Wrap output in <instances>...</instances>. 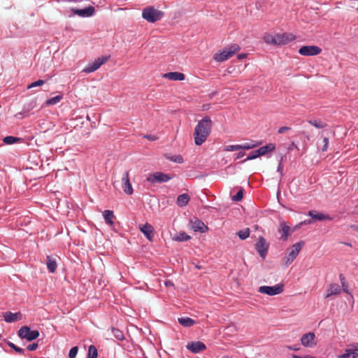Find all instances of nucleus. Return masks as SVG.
Segmentation results:
<instances>
[{
  "label": "nucleus",
  "instance_id": "f03ea898",
  "mask_svg": "<svg viewBox=\"0 0 358 358\" xmlns=\"http://www.w3.org/2000/svg\"><path fill=\"white\" fill-rule=\"evenodd\" d=\"M239 50L240 46L238 44H231L226 47L222 52L215 54L214 59L218 62H224L231 57Z\"/></svg>",
  "mask_w": 358,
  "mask_h": 358
},
{
  "label": "nucleus",
  "instance_id": "4be33fe9",
  "mask_svg": "<svg viewBox=\"0 0 358 358\" xmlns=\"http://www.w3.org/2000/svg\"><path fill=\"white\" fill-rule=\"evenodd\" d=\"M275 148V145L274 143H268L264 146L260 147L258 150V155L260 156L267 155V157H270V155H268L271 152L273 151Z\"/></svg>",
  "mask_w": 358,
  "mask_h": 358
},
{
  "label": "nucleus",
  "instance_id": "6e6552de",
  "mask_svg": "<svg viewBox=\"0 0 358 358\" xmlns=\"http://www.w3.org/2000/svg\"><path fill=\"white\" fill-rule=\"evenodd\" d=\"M259 292L268 296H274L279 294L283 291V285L277 284L274 286H261L259 287Z\"/></svg>",
  "mask_w": 358,
  "mask_h": 358
},
{
  "label": "nucleus",
  "instance_id": "5701e85b",
  "mask_svg": "<svg viewBox=\"0 0 358 358\" xmlns=\"http://www.w3.org/2000/svg\"><path fill=\"white\" fill-rule=\"evenodd\" d=\"M164 78L171 80H184L185 78V74L180 72H169L164 73L163 76Z\"/></svg>",
  "mask_w": 358,
  "mask_h": 358
},
{
  "label": "nucleus",
  "instance_id": "c756f323",
  "mask_svg": "<svg viewBox=\"0 0 358 358\" xmlns=\"http://www.w3.org/2000/svg\"><path fill=\"white\" fill-rule=\"evenodd\" d=\"M36 106L35 101H31L27 105H25L22 109V110L17 114V115H22L23 117L28 116L29 113Z\"/></svg>",
  "mask_w": 358,
  "mask_h": 358
},
{
  "label": "nucleus",
  "instance_id": "e2e57ef3",
  "mask_svg": "<svg viewBox=\"0 0 358 358\" xmlns=\"http://www.w3.org/2000/svg\"><path fill=\"white\" fill-rule=\"evenodd\" d=\"M195 267L198 269H201V266L200 265H196Z\"/></svg>",
  "mask_w": 358,
  "mask_h": 358
},
{
  "label": "nucleus",
  "instance_id": "e433bc0d",
  "mask_svg": "<svg viewBox=\"0 0 358 358\" xmlns=\"http://www.w3.org/2000/svg\"><path fill=\"white\" fill-rule=\"evenodd\" d=\"M260 144H261L260 142L254 143L253 141H252L250 143H245L243 144H241V150H248L253 149V148L259 146Z\"/></svg>",
  "mask_w": 358,
  "mask_h": 358
},
{
  "label": "nucleus",
  "instance_id": "393cba45",
  "mask_svg": "<svg viewBox=\"0 0 358 358\" xmlns=\"http://www.w3.org/2000/svg\"><path fill=\"white\" fill-rule=\"evenodd\" d=\"M178 323L184 327H191L196 324L195 320L188 317H182L178 319Z\"/></svg>",
  "mask_w": 358,
  "mask_h": 358
},
{
  "label": "nucleus",
  "instance_id": "052dcab7",
  "mask_svg": "<svg viewBox=\"0 0 358 358\" xmlns=\"http://www.w3.org/2000/svg\"><path fill=\"white\" fill-rule=\"evenodd\" d=\"M217 92L215 91V92H213L210 94V97L212 98L213 96H214L215 94H217Z\"/></svg>",
  "mask_w": 358,
  "mask_h": 358
},
{
  "label": "nucleus",
  "instance_id": "864d4df0",
  "mask_svg": "<svg viewBox=\"0 0 358 358\" xmlns=\"http://www.w3.org/2000/svg\"><path fill=\"white\" fill-rule=\"evenodd\" d=\"M287 348H289V350H294V351H298L300 349V347H299V344H296V345H294L287 346Z\"/></svg>",
  "mask_w": 358,
  "mask_h": 358
},
{
  "label": "nucleus",
  "instance_id": "473e14b6",
  "mask_svg": "<svg viewBox=\"0 0 358 358\" xmlns=\"http://www.w3.org/2000/svg\"><path fill=\"white\" fill-rule=\"evenodd\" d=\"M21 141V138L13 136H7L3 138V142L6 145H13Z\"/></svg>",
  "mask_w": 358,
  "mask_h": 358
},
{
  "label": "nucleus",
  "instance_id": "49530a36",
  "mask_svg": "<svg viewBox=\"0 0 358 358\" xmlns=\"http://www.w3.org/2000/svg\"><path fill=\"white\" fill-rule=\"evenodd\" d=\"M241 150V145H230L226 146V148H224L225 151H229V152H233V151H236V150Z\"/></svg>",
  "mask_w": 358,
  "mask_h": 358
},
{
  "label": "nucleus",
  "instance_id": "dca6fc26",
  "mask_svg": "<svg viewBox=\"0 0 358 358\" xmlns=\"http://www.w3.org/2000/svg\"><path fill=\"white\" fill-rule=\"evenodd\" d=\"M187 350L192 353L196 354L206 349V345L201 341H192L186 345Z\"/></svg>",
  "mask_w": 358,
  "mask_h": 358
},
{
  "label": "nucleus",
  "instance_id": "de8ad7c7",
  "mask_svg": "<svg viewBox=\"0 0 358 358\" xmlns=\"http://www.w3.org/2000/svg\"><path fill=\"white\" fill-rule=\"evenodd\" d=\"M78 348L77 346H74L71 348L69 352V358H75L78 354Z\"/></svg>",
  "mask_w": 358,
  "mask_h": 358
},
{
  "label": "nucleus",
  "instance_id": "c9c22d12",
  "mask_svg": "<svg viewBox=\"0 0 358 358\" xmlns=\"http://www.w3.org/2000/svg\"><path fill=\"white\" fill-rule=\"evenodd\" d=\"M63 99L62 95H57L54 97H52L45 101L46 106H53L58 103Z\"/></svg>",
  "mask_w": 358,
  "mask_h": 358
},
{
  "label": "nucleus",
  "instance_id": "680f3d73",
  "mask_svg": "<svg viewBox=\"0 0 358 358\" xmlns=\"http://www.w3.org/2000/svg\"><path fill=\"white\" fill-rule=\"evenodd\" d=\"M343 243L346 245H348V246H350V247L352 246V245L350 243Z\"/></svg>",
  "mask_w": 358,
  "mask_h": 358
},
{
  "label": "nucleus",
  "instance_id": "2eb2a0df",
  "mask_svg": "<svg viewBox=\"0 0 358 358\" xmlns=\"http://www.w3.org/2000/svg\"><path fill=\"white\" fill-rule=\"evenodd\" d=\"M139 230L143 234L148 240L152 241L155 236V230L153 227L149 224L145 223L139 226Z\"/></svg>",
  "mask_w": 358,
  "mask_h": 358
},
{
  "label": "nucleus",
  "instance_id": "7c9ffc66",
  "mask_svg": "<svg viewBox=\"0 0 358 358\" xmlns=\"http://www.w3.org/2000/svg\"><path fill=\"white\" fill-rule=\"evenodd\" d=\"M191 236L187 235L185 232L180 231L178 234H176L172 239L175 241L184 242L189 240Z\"/></svg>",
  "mask_w": 358,
  "mask_h": 358
},
{
  "label": "nucleus",
  "instance_id": "a18cd8bd",
  "mask_svg": "<svg viewBox=\"0 0 358 358\" xmlns=\"http://www.w3.org/2000/svg\"><path fill=\"white\" fill-rule=\"evenodd\" d=\"M45 83V81L43 80H38L36 81H34L31 83H30L28 86H27V89H31V88H33V87H38V86H41L43 85V84Z\"/></svg>",
  "mask_w": 358,
  "mask_h": 358
},
{
  "label": "nucleus",
  "instance_id": "f257e3e1",
  "mask_svg": "<svg viewBox=\"0 0 358 358\" xmlns=\"http://www.w3.org/2000/svg\"><path fill=\"white\" fill-rule=\"evenodd\" d=\"M213 122L208 116H205L199 121L194 131V143L196 145H201L206 141L210 134Z\"/></svg>",
  "mask_w": 358,
  "mask_h": 358
},
{
  "label": "nucleus",
  "instance_id": "6ab92c4d",
  "mask_svg": "<svg viewBox=\"0 0 358 358\" xmlns=\"http://www.w3.org/2000/svg\"><path fill=\"white\" fill-rule=\"evenodd\" d=\"M290 231V227L287 225L285 222L280 223L278 233L280 234V239L282 241H287Z\"/></svg>",
  "mask_w": 358,
  "mask_h": 358
},
{
  "label": "nucleus",
  "instance_id": "37998d69",
  "mask_svg": "<svg viewBox=\"0 0 358 358\" xmlns=\"http://www.w3.org/2000/svg\"><path fill=\"white\" fill-rule=\"evenodd\" d=\"M284 156L282 155H280V159L278 162V165L277 167V172H278L281 176H283V165H282V161H283Z\"/></svg>",
  "mask_w": 358,
  "mask_h": 358
},
{
  "label": "nucleus",
  "instance_id": "f3484780",
  "mask_svg": "<svg viewBox=\"0 0 358 358\" xmlns=\"http://www.w3.org/2000/svg\"><path fill=\"white\" fill-rule=\"evenodd\" d=\"M73 13L82 17H88L94 15L95 9L93 6H89L82 9L73 10Z\"/></svg>",
  "mask_w": 358,
  "mask_h": 358
},
{
  "label": "nucleus",
  "instance_id": "bb28decb",
  "mask_svg": "<svg viewBox=\"0 0 358 358\" xmlns=\"http://www.w3.org/2000/svg\"><path fill=\"white\" fill-rule=\"evenodd\" d=\"M339 279H340L341 287H342L341 290H343L345 293L350 295L351 297L352 298L353 296L352 295V292L349 289L348 283L347 282L346 279H345V276L343 275V274L341 273L339 275Z\"/></svg>",
  "mask_w": 358,
  "mask_h": 358
},
{
  "label": "nucleus",
  "instance_id": "13d9d810",
  "mask_svg": "<svg viewBox=\"0 0 358 358\" xmlns=\"http://www.w3.org/2000/svg\"><path fill=\"white\" fill-rule=\"evenodd\" d=\"M301 227H303V225H299V224H297L294 227V229H292V231H294V230H296V229H298L301 228Z\"/></svg>",
  "mask_w": 358,
  "mask_h": 358
},
{
  "label": "nucleus",
  "instance_id": "a211bd4d",
  "mask_svg": "<svg viewBox=\"0 0 358 358\" xmlns=\"http://www.w3.org/2000/svg\"><path fill=\"white\" fill-rule=\"evenodd\" d=\"M308 215L311 217V219L317 220V221H323V220H331L332 217L327 214H324L322 213L316 211V210H310Z\"/></svg>",
  "mask_w": 358,
  "mask_h": 358
},
{
  "label": "nucleus",
  "instance_id": "2f4dec72",
  "mask_svg": "<svg viewBox=\"0 0 358 358\" xmlns=\"http://www.w3.org/2000/svg\"><path fill=\"white\" fill-rule=\"evenodd\" d=\"M310 125L315 127L317 129H323L327 126V124L322 122L321 120L310 119L307 121Z\"/></svg>",
  "mask_w": 358,
  "mask_h": 358
},
{
  "label": "nucleus",
  "instance_id": "69168bd1",
  "mask_svg": "<svg viewBox=\"0 0 358 358\" xmlns=\"http://www.w3.org/2000/svg\"><path fill=\"white\" fill-rule=\"evenodd\" d=\"M146 138H148V139L151 138L150 136H149V135L146 136Z\"/></svg>",
  "mask_w": 358,
  "mask_h": 358
},
{
  "label": "nucleus",
  "instance_id": "0e129e2a",
  "mask_svg": "<svg viewBox=\"0 0 358 358\" xmlns=\"http://www.w3.org/2000/svg\"><path fill=\"white\" fill-rule=\"evenodd\" d=\"M291 147H296V145H295V143L294 142L292 143Z\"/></svg>",
  "mask_w": 358,
  "mask_h": 358
},
{
  "label": "nucleus",
  "instance_id": "9d476101",
  "mask_svg": "<svg viewBox=\"0 0 358 358\" xmlns=\"http://www.w3.org/2000/svg\"><path fill=\"white\" fill-rule=\"evenodd\" d=\"M189 227L195 232L205 233L208 231V227L199 218L194 217L189 220Z\"/></svg>",
  "mask_w": 358,
  "mask_h": 358
},
{
  "label": "nucleus",
  "instance_id": "20e7f679",
  "mask_svg": "<svg viewBox=\"0 0 358 358\" xmlns=\"http://www.w3.org/2000/svg\"><path fill=\"white\" fill-rule=\"evenodd\" d=\"M17 336L21 339L32 341L39 337L40 333L38 330H31L28 326H23L17 331Z\"/></svg>",
  "mask_w": 358,
  "mask_h": 358
},
{
  "label": "nucleus",
  "instance_id": "ddd939ff",
  "mask_svg": "<svg viewBox=\"0 0 358 358\" xmlns=\"http://www.w3.org/2000/svg\"><path fill=\"white\" fill-rule=\"evenodd\" d=\"M122 187L124 192L128 195H131L134 192L132 185L130 182L128 171H125L122 178Z\"/></svg>",
  "mask_w": 358,
  "mask_h": 358
},
{
  "label": "nucleus",
  "instance_id": "4c0bfd02",
  "mask_svg": "<svg viewBox=\"0 0 358 358\" xmlns=\"http://www.w3.org/2000/svg\"><path fill=\"white\" fill-rule=\"evenodd\" d=\"M6 344L10 348H12L15 352L18 353L19 355H25V350H24L23 348H21L17 346L16 345H15L13 343L10 342V341H7Z\"/></svg>",
  "mask_w": 358,
  "mask_h": 358
},
{
  "label": "nucleus",
  "instance_id": "4468645a",
  "mask_svg": "<svg viewBox=\"0 0 358 358\" xmlns=\"http://www.w3.org/2000/svg\"><path fill=\"white\" fill-rule=\"evenodd\" d=\"M315 335L313 332L305 334L301 338V344L306 348H313L316 345L315 342Z\"/></svg>",
  "mask_w": 358,
  "mask_h": 358
},
{
  "label": "nucleus",
  "instance_id": "7ed1b4c3",
  "mask_svg": "<svg viewBox=\"0 0 358 358\" xmlns=\"http://www.w3.org/2000/svg\"><path fill=\"white\" fill-rule=\"evenodd\" d=\"M164 16L162 11L155 9L152 7H146L143 10L142 17L148 22L154 23L160 20Z\"/></svg>",
  "mask_w": 358,
  "mask_h": 358
},
{
  "label": "nucleus",
  "instance_id": "5fc2aeb1",
  "mask_svg": "<svg viewBox=\"0 0 358 358\" xmlns=\"http://www.w3.org/2000/svg\"><path fill=\"white\" fill-rule=\"evenodd\" d=\"M311 223H312V220H306L304 221H302V222H299V225L305 226V225H307V224H310Z\"/></svg>",
  "mask_w": 358,
  "mask_h": 358
},
{
  "label": "nucleus",
  "instance_id": "3c124183",
  "mask_svg": "<svg viewBox=\"0 0 358 358\" xmlns=\"http://www.w3.org/2000/svg\"><path fill=\"white\" fill-rule=\"evenodd\" d=\"M290 130H291V127H281L278 129V133L283 134V133L290 131Z\"/></svg>",
  "mask_w": 358,
  "mask_h": 358
},
{
  "label": "nucleus",
  "instance_id": "a878e982",
  "mask_svg": "<svg viewBox=\"0 0 358 358\" xmlns=\"http://www.w3.org/2000/svg\"><path fill=\"white\" fill-rule=\"evenodd\" d=\"M189 201V196L187 194L184 193V194H180L177 197L176 203L178 206L183 207V206H185L188 203Z\"/></svg>",
  "mask_w": 358,
  "mask_h": 358
},
{
  "label": "nucleus",
  "instance_id": "a19ab883",
  "mask_svg": "<svg viewBox=\"0 0 358 358\" xmlns=\"http://www.w3.org/2000/svg\"><path fill=\"white\" fill-rule=\"evenodd\" d=\"M260 157L259 155H258V150H252L251 151L249 155H248L247 158L245 159L244 160H243L241 162V163H244L248 160H252V159H255L257 157Z\"/></svg>",
  "mask_w": 358,
  "mask_h": 358
},
{
  "label": "nucleus",
  "instance_id": "c03bdc74",
  "mask_svg": "<svg viewBox=\"0 0 358 358\" xmlns=\"http://www.w3.org/2000/svg\"><path fill=\"white\" fill-rule=\"evenodd\" d=\"M243 189L241 188L237 193L232 196V200L234 201H239L243 199Z\"/></svg>",
  "mask_w": 358,
  "mask_h": 358
},
{
  "label": "nucleus",
  "instance_id": "603ef678",
  "mask_svg": "<svg viewBox=\"0 0 358 358\" xmlns=\"http://www.w3.org/2000/svg\"><path fill=\"white\" fill-rule=\"evenodd\" d=\"M245 155V152L239 151L238 153L234 155V158L235 160H236V159L242 158L243 157H244Z\"/></svg>",
  "mask_w": 358,
  "mask_h": 358
},
{
  "label": "nucleus",
  "instance_id": "aec40b11",
  "mask_svg": "<svg viewBox=\"0 0 358 358\" xmlns=\"http://www.w3.org/2000/svg\"><path fill=\"white\" fill-rule=\"evenodd\" d=\"M4 320L6 322L12 323L15 321L20 320L22 319V315L20 312L17 313H12V312H6L3 315Z\"/></svg>",
  "mask_w": 358,
  "mask_h": 358
},
{
  "label": "nucleus",
  "instance_id": "f8f14e48",
  "mask_svg": "<svg viewBox=\"0 0 358 358\" xmlns=\"http://www.w3.org/2000/svg\"><path fill=\"white\" fill-rule=\"evenodd\" d=\"M296 36L291 33H278L276 34L277 45H286L294 41Z\"/></svg>",
  "mask_w": 358,
  "mask_h": 358
},
{
  "label": "nucleus",
  "instance_id": "0eeeda50",
  "mask_svg": "<svg viewBox=\"0 0 358 358\" xmlns=\"http://www.w3.org/2000/svg\"><path fill=\"white\" fill-rule=\"evenodd\" d=\"M270 244L263 236H259L255 244V249L259 256L264 259L268 254Z\"/></svg>",
  "mask_w": 358,
  "mask_h": 358
},
{
  "label": "nucleus",
  "instance_id": "8fccbe9b",
  "mask_svg": "<svg viewBox=\"0 0 358 358\" xmlns=\"http://www.w3.org/2000/svg\"><path fill=\"white\" fill-rule=\"evenodd\" d=\"M38 345L37 343H33L27 346V350L29 351H34L38 348Z\"/></svg>",
  "mask_w": 358,
  "mask_h": 358
},
{
  "label": "nucleus",
  "instance_id": "1a4fd4ad",
  "mask_svg": "<svg viewBox=\"0 0 358 358\" xmlns=\"http://www.w3.org/2000/svg\"><path fill=\"white\" fill-rule=\"evenodd\" d=\"M173 178V176H170L163 172H155L154 173L150 174L148 176L147 181L152 184L156 182H166Z\"/></svg>",
  "mask_w": 358,
  "mask_h": 358
},
{
  "label": "nucleus",
  "instance_id": "338daca9",
  "mask_svg": "<svg viewBox=\"0 0 358 358\" xmlns=\"http://www.w3.org/2000/svg\"><path fill=\"white\" fill-rule=\"evenodd\" d=\"M222 358H228V357H222Z\"/></svg>",
  "mask_w": 358,
  "mask_h": 358
},
{
  "label": "nucleus",
  "instance_id": "79ce46f5",
  "mask_svg": "<svg viewBox=\"0 0 358 358\" xmlns=\"http://www.w3.org/2000/svg\"><path fill=\"white\" fill-rule=\"evenodd\" d=\"M238 237L241 240H245L247 238L250 236V229L248 228H246L243 230H240L237 233Z\"/></svg>",
  "mask_w": 358,
  "mask_h": 358
},
{
  "label": "nucleus",
  "instance_id": "cd10ccee",
  "mask_svg": "<svg viewBox=\"0 0 358 358\" xmlns=\"http://www.w3.org/2000/svg\"><path fill=\"white\" fill-rule=\"evenodd\" d=\"M103 216L105 222L107 224H108L110 226H112L114 224V222L113 221V218L114 217V214L112 210H105L103 212Z\"/></svg>",
  "mask_w": 358,
  "mask_h": 358
},
{
  "label": "nucleus",
  "instance_id": "72a5a7b5",
  "mask_svg": "<svg viewBox=\"0 0 358 358\" xmlns=\"http://www.w3.org/2000/svg\"><path fill=\"white\" fill-rule=\"evenodd\" d=\"M110 331H111V333L113 334V335L114 336V337L117 341H122L124 340V333L122 332V331H121L115 327H111Z\"/></svg>",
  "mask_w": 358,
  "mask_h": 358
},
{
  "label": "nucleus",
  "instance_id": "39448f33",
  "mask_svg": "<svg viewBox=\"0 0 358 358\" xmlns=\"http://www.w3.org/2000/svg\"><path fill=\"white\" fill-rule=\"evenodd\" d=\"M305 243L303 241H300L294 243L290 248L287 256L284 257L283 261L285 265H289L298 256L300 250L304 245Z\"/></svg>",
  "mask_w": 358,
  "mask_h": 358
},
{
  "label": "nucleus",
  "instance_id": "09e8293b",
  "mask_svg": "<svg viewBox=\"0 0 358 358\" xmlns=\"http://www.w3.org/2000/svg\"><path fill=\"white\" fill-rule=\"evenodd\" d=\"M323 143H324V145H323V146H322V148L321 150H322V152H325V151L328 149V146H329V138H327V137H324V138H323Z\"/></svg>",
  "mask_w": 358,
  "mask_h": 358
},
{
  "label": "nucleus",
  "instance_id": "f704fd0d",
  "mask_svg": "<svg viewBox=\"0 0 358 358\" xmlns=\"http://www.w3.org/2000/svg\"><path fill=\"white\" fill-rule=\"evenodd\" d=\"M164 157L166 159L175 163L182 164L183 162V158L180 155H170L169 154H165Z\"/></svg>",
  "mask_w": 358,
  "mask_h": 358
},
{
  "label": "nucleus",
  "instance_id": "ea45409f",
  "mask_svg": "<svg viewBox=\"0 0 358 358\" xmlns=\"http://www.w3.org/2000/svg\"><path fill=\"white\" fill-rule=\"evenodd\" d=\"M264 39V41L268 44H272V45H277L276 34H275L273 36L268 34L267 36H265Z\"/></svg>",
  "mask_w": 358,
  "mask_h": 358
},
{
  "label": "nucleus",
  "instance_id": "58836bf2",
  "mask_svg": "<svg viewBox=\"0 0 358 358\" xmlns=\"http://www.w3.org/2000/svg\"><path fill=\"white\" fill-rule=\"evenodd\" d=\"M98 352L96 347L94 345L89 346L87 358H97Z\"/></svg>",
  "mask_w": 358,
  "mask_h": 358
},
{
  "label": "nucleus",
  "instance_id": "c85d7f7f",
  "mask_svg": "<svg viewBox=\"0 0 358 358\" xmlns=\"http://www.w3.org/2000/svg\"><path fill=\"white\" fill-rule=\"evenodd\" d=\"M357 350L358 349H346L345 353L339 355L338 358H357Z\"/></svg>",
  "mask_w": 358,
  "mask_h": 358
},
{
  "label": "nucleus",
  "instance_id": "bf43d9fd",
  "mask_svg": "<svg viewBox=\"0 0 358 358\" xmlns=\"http://www.w3.org/2000/svg\"><path fill=\"white\" fill-rule=\"evenodd\" d=\"M351 228L355 229V230L358 231V224L357 225H352Z\"/></svg>",
  "mask_w": 358,
  "mask_h": 358
},
{
  "label": "nucleus",
  "instance_id": "412c9836",
  "mask_svg": "<svg viewBox=\"0 0 358 358\" xmlns=\"http://www.w3.org/2000/svg\"><path fill=\"white\" fill-rule=\"evenodd\" d=\"M325 298L327 299L332 295H338L341 292V288L338 284L331 283L326 291Z\"/></svg>",
  "mask_w": 358,
  "mask_h": 358
},
{
  "label": "nucleus",
  "instance_id": "423d86ee",
  "mask_svg": "<svg viewBox=\"0 0 358 358\" xmlns=\"http://www.w3.org/2000/svg\"><path fill=\"white\" fill-rule=\"evenodd\" d=\"M110 56H103L96 58L93 62L89 63L83 70L84 73H90L96 71L102 64L106 63Z\"/></svg>",
  "mask_w": 358,
  "mask_h": 358
},
{
  "label": "nucleus",
  "instance_id": "9b49d317",
  "mask_svg": "<svg viewBox=\"0 0 358 358\" xmlns=\"http://www.w3.org/2000/svg\"><path fill=\"white\" fill-rule=\"evenodd\" d=\"M321 52L322 49L316 45H303L299 50V53L303 56H315Z\"/></svg>",
  "mask_w": 358,
  "mask_h": 358
},
{
  "label": "nucleus",
  "instance_id": "4d7b16f0",
  "mask_svg": "<svg viewBox=\"0 0 358 358\" xmlns=\"http://www.w3.org/2000/svg\"><path fill=\"white\" fill-rule=\"evenodd\" d=\"M165 285H166V287H170V286H173V283L171 281H170V280H166V281L165 282Z\"/></svg>",
  "mask_w": 358,
  "mask_h": 358
},
{
  "label": "nucleus",
  "instance_id": "6e6d98bb",
  "mask_svg": "<svg viewBox=\"0 0 358 358\" xmlns=\"http://www.w3.org/2000/svg\"><path fill=\"white\" fill-rule=\"evenodd\" d=\"M245 57H246V54H245V53L239 54L238 55V59H244Z\"/></svg>",
  "mask_w": 358,
  "mask_h": 358
},
{
  "label": "nucleus",
  "instance_id": "b1692460",
  "mask_svg": "<svg viewBox=\"0 0 358 358\" xmlns=\"http://www.w3.org/2000/svg\"><path fill=\"white\" fill-rule=\"evenodd\" d=\"M46 265L48 270L50 273H53L55 272L57 267V260L55 257H52L51 256H47L46 257Z\"/></svg>",
  "mask_w": 358,
  "mask_h": 358
}]
</instances>
